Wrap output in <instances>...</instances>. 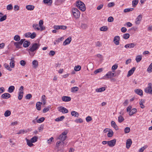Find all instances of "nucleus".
<instances>
[{
    "mask_svg": "<svg viewBox=\"0 0 152 152\" xmlns=\"http://www.w3.org/2000/svg\"><path fill=\"white\" fill-rule=\"evenodd\" d=\"M45 119V118L43 117H42L37 120V122L38 123H40L43 122L44 121Z\"/></svg>",
    "mask_w": 152,
    "mask_h": 152,
    "instance_id": "79ce46f5",
    "label": "nucleus"
},
{
    "mask_svg": "<svg viewBox=\"0 0 152 152\" xmlns=\"http://www.w3.org/2000/svg\"><path fill=\"white\" fill-rule=\"evenodd\" d=\"M11 114V112L10 111L7 110L6 111L4 114V116L5 117H8L10 116Z\"/></svg>",
    "mask_w": 152,
    "mask_h": 152,
    "instance_id": "49530a36",
    "label": "nucleus"
},
{
    "mask_svg": "<svg viewBox=\"0 0 152 152\" xmlns=\"http://www.w3.org/2000/svg\"><path fill=\"white\" fill-rule=\"evenodd\" d=\"M115 76V74L111 72H108L103 77L104 79L111 78L112 77Z\"/></svg>",
    "mask_w": 152,
    "mask_h": 152,
    "instance_id": "423d86ee",
    "label": "nucleus"
},
{
    "mask_svg": "<svg viewBox=\"0 0 152 152\" xmlns=\"http://www.w3.org/2000/svg\"><path fill=\"white\" fill-rule=\"evenodd\" d=\"M79 90V88L77 87H74L71 89V92L72 93H75L77 91Z\"/></svg>",
    "mask_w": 152,
    "mask_h": 152,
    "instance_id": "b1692460",
    "label": "nucleus"
},
{
    "mask_svg": "<svg viewBox=\"0 0 152 152\" xmlns=\"http://www.w3.org/2000/svg\"><path fill=\"white\" fill-rule=\"evenodd\" d=\"M120 37L119 36H115L114 38L113 42L116 45H118L119 44Z\"/></svg>",
    "mask_w": 152,
    "mask_h": 152,
    "instance_id": "1a4fd4ad",
    "label": "nucleus"
},
{
    "mask_svg": "<svg viewBox=\"0 0 152 152\" xmlns=\"http://www.w3.org/2000/svg\"><path fill=\"white\" fill-rule=\"evenodd\" d=\"M14 39L16 41H19L20 40V37L19 35H16L14 37Z\"/></svg>",
    "mask_w": 152,
    "mask_h": 152,
    "instance_id": "a19ab883",
    "label": "nucleus"
},
{
    "mask_svg": "<svg viewBox=\"0 0 152 152\" xmlns=\"http://www.w3.org/2000/svg\"><path fill=\"white\" fill-rule=\"evenodd\" d=\"M99 29L101 31H105L108 30V28L107 26H103L100 28Z\"/></svg>",
    "mask_w": 152,
    "mask_h": 152,
    "instance_id": "72a5a7b5",
    "label": "nucleus"
},
{
    "mask_svg": "<svg viewBox=\"0 0 152 152\" xmlns=\"http://www.w3.org/2000/svg\"><path fill=\"white\" fill-rule=\"evenodd\" d=\"M71 114L72 116H74L75 117H78L79 115L78 113L74 111H72L71 113Z\"/></svg>",
    "mask_w": 152,
    "mask_h": 152,
    "instance_id": "2f4dec72",
    "label": "nucleus"
},
{
    "mask_svg": "<svg viewBox=\"0 0 152 152\" xmlns=\"http://www.w3.org/2000/svg\"><path fill=\"white\" fill-rule=\"evenodd\" d=\"M34 7H35L33 5H27L26 6V9H27L28 10L30 11L33 10L34 9Z\"/></svg>",
    "mask_w": 152,
    "mask_h": 152,
    "instance_id": "aec40b11",
    "label": "nucleus"
},
{
    "mask_svg": "<svg viewBox=\"0 0 152 152\" xmlns=\"http://www.w3.org/2000/svg\"><path fill=\"white\" fill-rule=\"evenodd\" d=\"M114 19L112 17H109L107 19V20L109 22H112L113 21Z\"/></svg>",
    "mask_w": 152,
    "mask_h": 152,
    "instance_id": "69168bd1",
    "label": "nucleus"
},
{
    "mask_svg": "<svg viewBox=\"0 0 152 152\" xmlns=\"http://www.w3.org/2000/svg\"><path fill=\"white\" fill-rule=\"evenodd\" d=\"M87 27V25L86 24L82 23L81 26V27L83 29H86Z\"/></svg>",
    "mask_w": 152,
    "mask_h": 152,
    "instance_id": "052dcab7",
    "label": "nucleus"
},
{
    "mask_svg": "<svg viewBox=\"0 0 152 152\" xmlns=\"http://www.w3.org/2000/svg\"><path fill=\"white\" fill-rule=\"evenodd\" d=\"M58 110L59 112H62L63 113H67L68 112V110L67 109L62 107H59Z\"/></svg>",
    "mask_w": 152,
    "mask_h": 152,
    "instance_id": "0eeeda50",
    "label": "nucleus"
},
{
    "mask_svg": "<svg viewBox=\"0 0 152 152\" xmlns=\"http://www.w3.org/2000/svg\"><path fill=\"white\" fill-rule=\"evenodd\" d=\"M11 97L10 94L8 93H5L2 95L1 97L3 99H7Z\"/></svg>",
    "mask_w": 152,
    "mask_h": 152,
    "instance_id": "f3484780",
    "label": "nucleus"
},
{
    "mask_svg": "<svg viewBox=\"0 0 152 152\" xmlns=\"http://www.w3.org/2000/svg\"><path fill=\"white\" fill-rule=\"evenodd\" d=\"M10 66L12 68H13L15 66V61L13 58H11L10 60Z\"/></svg>",
    "mask_w": 152,
    "mask_h": 152,
    "instance_id": "c756f323",
    "label": "nucleus"
},
{
    "mask_svg": "<svg viewBox=\"0 0 152 152\" xmlns=\"http://www.w3.org/2000/svg\"><path fill=\"white\" fill-rule=\"evenodd\" d=\"M13 9V7L11 4L8 5L7 7V10H11Z\"/></svg>",
    "mask_w": 152,
    "mask_h": 152,
    "instance_id": "8fccbe9b",
    "label": "nucleus"
},
{
    "mask_svg": "<svg viewBox=\"0 0 152 152\" xmlns=\"http://www.w3.org/2000/svg\"><path fill=\"white\" fill-rule=\"evenodd\" d=\"M7 19V16L6 15L3 16L0 18V21L2 22L5 20Z\"/></svg>",
    "mask_w": 152,
    "mask_h": 152,
    "instance_id": "13d9d810",
    "label": "nucleus"
},
{
    "mask_svg": "<svg viewBox=\"0 0 152 152\" xmlns=\"http://www.w3.org/2000/svg\"><path fill=\"white\" fill-rule=\"evenodd\" d=\"M148 86L145 89V92L147 93L152 94V84L151 83H149Z\"/></svg>",
    "mask_w": 152,
    "mask_h": 152,
    "instance_id": "39448f33",
    "label": "nucleus"
},
{
    "mask_svg": "<svg viewBox=\"0 0 152 152\" xmlns=\"http://www.w3.org/2000/svg\"><path fill=\"white\" fill-rule=\"evenodd\" d=\"M144 102V101L143 99H141L139 102V104L140 107L142 108H144L145 107L144 105L143 104Z\"/></svg>",
    "mask_w": 152,
    "mask_h": 152,
    "instance_id": "4c0bfd02",
    "label": "nucleus"
},
{
    "mask_svg": "<svg viewBox=\"0 0 152 152\" xmlns=\"http://www.w3.org/2000/svg\"><path fill=\"white\" fill-rule=\"evenodd\" d=\"M25 132L26 133L27 132V131H25L23 129L20 130L16 134H24Z\"/></svg>",
    "mask_w": 152,
    "mask_h": 152,
    "instance_id": "09e8293b",
    "label": "nucleus"
},
{
    "mask_svg": "<svg viewBox=\"0 0 152 152\" xmlns=\"http://www.w3.org/2000/svg\"><path fill=\"white\" fill-rule=\"evenodd\" d=\"M39 26L37 24H34L32 26L33 28L35 30L37 31H39L40 30V28H39Z\"/></svg>",
    "mask_w": 152,
    "mask_h": 152,
    "instance_id": "c85d7f7f",
    "label": "nucleus"
},
{
    "mask_svg": "<svg viewBox=\"0 0 152 152\" xmlns=\"http://www.w3.org/2000/svg\"><path fill=\"white\" fill-rule=\"evenodd\" d=\"M135 92L139 95L142 96V91L140 89H136L134 90Z\"/></svg>",
    "mask_w": 152,
    "mask_h": 152,
    "instance_id": "412c9836",
    "label": "nucleus"
},
{
    "mask_svg": "<svg viewBox=\"0 0 152 152\" xmlns=\"http://www.w3.org/2000/svg\"><path fill=\"white\" fill-rule=\"evenodd\" d=\"M40 46V44L39 43H34L31 44L29 48L27 50L30 55L33 56L35 54V52H34L39 48Z\"/></svg>",
    "mask_w": 152,
    "mask_h": 152,
    "instance_id": "f257e3e1",
    "label": "nucleus"
},
{
    "mask_svg": "<svg viewBox=\"0 0 152 152\" xmlns=\"http://www.w3.org/2000/svg\"><path fill=\"white\" fill-rule=\"evenodd\" d=\"M136 45V43H131L125 45L124 46V47L126 48H133Z\"/></svg>",
    "mask_w": 152,
    "mask_h": 152,
    "instance_id": "9d476101",
    "label": "nucleus"
},
{
    "mask_svg": "<svg viewBox=\"0 0 152 152\" xmlns=\"http://www.w3.org/2000/svg\"><path fill=\"white\" fill-rule=\"evenodd\" d=\"M134 9L133 8H130L128 9H125L124 10V12H130L132 11Z\"/></svg>",
    "mask_w": 152,
    "mask_h": 152,
    "instance_id": "603ef678",
    "label": "nucleus"
},
{
    "mask_svg": "<svg viewBox=\"0 0 152 152\" xmlns=\"http://www.w3.org/2000/svg\"><path fill=\"white\" fill-rule=\"evenodd\" d=\"M65 118V117L64 116H61L60 117H58L56 118L55 119V121H59L62 120Z\"/></svg>",
    "mask_w": 152,
    "mask_h": 152,
    "instance_id": "ea45409f",
    "label": "nucleus"
},
{
    "mask_svg": "<svg viewBox=\"0 0 152 152\" xmlns=\"http://www.w3.org/2000/svg\"><path fill=\"white\" fill-rule=\"evenodd\" d=\"M142 18V16L141 15H138L136 18V21L135 22V24L137 25H139L140 23Z\"/></svg>",
    "mask_w": 152,
    "mask_h": 152,
    "instance_id": "ddd939ff",
    "label": "nucleus"
},
{
    "mask_svg": "<svg viewBox=\"0 0 152 152\" xmlns=\"http://www.w3.org/2000/svg\"><path fill=\"white\" fill-rule=\"evenodd\" d=\"M30 42L29 41H25L23 43V46L24 48H27L30 45Z\"/></svg>",
    "mask_w": 152,
    "mask_h": 152,
    "instance_id": "6ab92c4d",
    "label": "nucleus"
},
{
    "mask_svg": "<svg viewBox=\"0 0 152 152\" xmlns=\"http://www.w3.org/2000/svg\"><path fill=\"white\" fill-rule=\"evenodd\" d=\"M124 120V118L121 115H119L118 117V121L119 123H121Z\"/></svg>",
    "mask_w": 152,
    "mask_h": 152,
    "instance_id": "c9c22d12",
    "label": "nucleus"
},
{
    "mask_svg": "<svg viewBox=\"0 0 152 152\" xmlns=\"http://www.w3.org/2000/svg\"><path fill=\"white\" fill-rule=\"evenodd\" d=\"M111 126L113 127L116 130L118 129V127L115 122L114 121H112L111 122Z\"/></svg>",
    "mask_w": 152,
    "mask_h": 152,
    "instance_id": "a211bd4d",
    "label": "nucleus"
},
{
    "mask_svg": "<svg viewBox=\"0 0 152 152\" xmlns=\"http://www.w3.org/2000/svg\"><path fill=\"white\" fill-rule=\"evenodd\" d=\"M53 140V137H51L47 141L48 143L50 144L51 143V142H52Z\"/></svg>",
    "mask_w": 152,
    "mask_h": 152,
    "instance_id": "774afa93",
    "label": "nucleus"
},
{
    "mask_svg": "<svg viewBox=\"0 0 152 152\" xmlns=\"http://www.w3.org/2000/svg\"><path fill=\"white\" fill-rule=\"evenodd\" d=\"M113 135V131L112 130L110 129H109V130L108 131V133L107 134V136L108 137H112V136Z\"/></svg>",
    "mask_w": 152,
    "mask_h": 152,
    "instance_id": "5701e85b",
    "label": "nucleus"
},
{
    "mask_svg": "<svg viewBox=\"0 0 152 152\" xmlns=\"http://www.w3.org/2000/svg\"><path fill=\"white\" fill-rule=\"evenodd\" d=\"M129 34L128 33H126L124 34L123 37L124 39H127L129 38Z\"/></svg>",
    "mask_w": 152,
    "mask_h": 152,
    "instance_id": "de8ad7c7",
    "label": "nucleus"
},
{
    "mask_svg": "<svg viewBox=\"0 0 152 152\" xmlns=\"http://www.w3.org/2000/svg\"><path fill=\"white\" fill-rule=\"evenodd\" d=\"M117 67H118V66L117 65H113L112 66V70H113V72H114V70L116 69H117Z\"/></svg>",
    "mask_w": 152,
    "mask_h": 152,
    "instance_id": "e2e57ef3",
    "label": "nucleus"
},
{
    "mask_svg": "<svg viewBox=\"0 0 152 152\" xmlns=\"http://www.w3.org/2000/svg\"><path fill=\"white\" fill-rule=\"evenodd\" d=\"M31 32H27L25 34V36L26 37H31Z\"/></svg>",
    "mask_w": 152,
    "mask_h": 152,
    "instance_id": "0e129e2a",
    "label": "nucleus"
},
{
    "mask_svg": "<svg viewBox=\"0 0 152 152\" xmlns=\"http://www.w3.org/2000/svg\"><path fill=\"white\" fill-rule=\"evenodd\" d=\"M138 2V0H134L132 1L133 7H134L137 4Z\"/></svg>",
    "mask_w": 152,
    "mask_h": 152,
    "instance_id": "37998d69",
    "label": "nucleus"
},
{
    "mask_svg": "<svg viewBox=\"0 0 152 152\" xmlns=\"http://www.w3.org/2000/svg\"><path fill=\"white\" fill-rule=\"evenodd\" d=\"M68 131L67 130L65 131L64 132H63L59 136L58 138V139L61 140L62 141V142H63V144L64 143V141L66 138V134L68 133Z\"/></svg>",
    "mask_w": 152,
    "mask_h": 152,
    "instance_id": "7ed1b4c3",
    "label": "nucleus"
},
{
    "mask_svg": "<svg viewBox=\"0 0 152 152\" xmlns=\"http://www.w3.org/2000/svg\"><path fill=\"white\" fill-rule=\"evenodd\" d=\"M42 104V103L39 102H37L36 103V108L38 110H41V107Z\"/></svg>",
    "mask_w": 152,
    "mask_h": 152,
    "instance_id": "4be33fe9",
    "label": "nucleus"
},
{
    "mask_svg": "<svg viewBox=\"0 0 152 152\" xmlns=\"http://www.w3.org/2000/svg\"><path fill=\"white\" fill-rule=\"evenodd\" d=\"M36 34L35 32H33L32 34H31V35H30V36H31L30 38L32 39H34L36 37Z\"/></svg>",
    "mask_w": 152,
    "mask_h": 152,
    "instance_id": "6e6d98bb",
    "label": "nucleus"
},
{
    "mask_svg": "<svg viewBox=\"0 0 152 152\" xmlns=\"http://www.w3.org/2000/svg\"><path fill=\"white\" fill-rule=\"evenodd\" d=\"M27 144L30 147H32L34 145V144H32L33 143L30 140L26 138Z\"/></svg>",
    "mask_w": 152,
    "mask_h": 152,
    "instance_id": "bb28decb",
    "label": "nucleus"
},
{
    "mask_svg": "<svg viewBox=\"0 0 152 152\" xmlns=\"http://www.w3.org/2000/svg\"><path fill=\"white\" fill-rule=\"evenodd\" d=\"M15 88L14 86H11L8 88V92L10 93H11L14 91Z\"/></svg>",
    "mask_w": 152,
    "mask_h": 152,
    "instance_id": "cd10ccee",
    "label": "nucleus"
},
{
    "mask_svg": "<svg viewBox=\"0 0 152 152\" xmlns=\"http://www.w3.org/2000/svg\"><path fill=\"white\" fill-rule=\"evenodd\" d=\"M23 92L22 91H19L18 93V99L20 100H21L23 97Z\"/></svg>",
    "mask_w": 152,
    "mask_h": 152,
    "instance_id": "a878e982",
    "label": "nucleus"
},
{
    "mask_svg": "<svg viewBox=\"0 0 152 152\" xmlns=\"http://www.w3.org/2000/svg\"><path fill=\"white\" fill-rule=\"evenodd\" d=\"M65 0H56L55 4L58 5L61 4Z\"/></svg>",
    "mask_w": 152,
    "mask_h": 152,
    "instance_id": "473e14b6",
    "label": "nucleus"
},
{
    "mask_svg": "<svg viewBox=\"0 0 152 152\" xmlns=\"http://www.w3.org/2000/svg\"><path fill=\"white\" fill-rule=\"evenodd\" d=\"M72 40V38L71 37H69L66 39L63 42V45H68L70 43Z\"/></svg>",
    "mask_w": 152,
    "mask_h": 152,
    "instance_id": "2eb2a0df",
    "label": "nucleus"
},
{
    "mask_svg": "<svg viewBox=\"0 0 152 152\" xmlns=\"http://www.w3.org/2000/svg\"><path fill=\"white\" fill-rule=\"evenodd\" d=\"M86 120L87 122H89L92 120V118L91 116H88L86 118Z\"/></svg>",
    "mask_w": 152,
    "mask_h": 152,
    "instance_id": "338daca9",
    "label": "nucleus"
},
{
    "mask_svg": "<svg viewBox=\"0 0 152 152\" xmlns=\"http://www.w3.org/2000/svg\"><path fill=\"white\" fill-rule=\"evenodd\" d=\"M76 6L80 10L82 11H84L86 10L85 4L80 1H77Z\"/></svg>",
    "mask_w": 152,
    "mask_h": 152,
    "instance_id": "f03ea898",
    "label": "nucleus"
},
{
    "mask_svg": "<svg viewBox=\"0 0 152 152\" xmlns=\"http://www.w3.org/2000/svg\"><path fill=\"white\" fill-rule=\"evenodd\" d=\"M136 68L135 67H132L130 70H129L128 73L127 77H129L134 72Z\"/></svg>",
    "mask_w": 152,
    "mask_h": 152,
    "instance_id": "4468645a",
    "label": "nucleus"
},
{
    "mask_svg": "<svg viewBox=\"0 0 152 152\" xmlns=\"http://www.w3.org/2000/svg\"><path fill=\"white\" fill-rule=\"evenodd\" d=\"M142 57L141 55H138L136 56V60L137 63L140 62L142 60Z\"/></svg>",
    "mask_w": 152,
    "mask_h": 152,
    "instance_id": "f704fd0d",
    "label": "nucleus"
},
{
    "mask_svg": "<svg viewBox=\"0 0 152 152\" xmlns=\"http://www.w3.org/2000/svg\"><path fill=\"white\" fill-rule=\"evenodd\" d=\"M4 66L5 68H6L7 69L10 71H11L12 70V69L10 68L9 65L5 64Z\"/></svg>",
    "mask_w": 152,
    "mask_h": 152,
    "instance_id": "5fc2aeb1",
    "label": "nucleus"
},
{
    "mask_svg": "<svg viewBox=\"0 0 152 152\" xmlns=\"http://www.w3.org/2000/svg\"><path fill=\"white\" fill-rule=\"evenodd\" d=\"M11 43H13L14 45L15 46L16 48H21V45L20 43L18 42H15L12 41L11 42Z\"/></svg>",
    "mask_w": 152,
    "mask_h": 152,
    "instance_id": "dca6fc26",
    "label": "nucleus"
},
{
    "mask_svg": "<svg viewBox=\"0 0 152 152\" xmlns=\"http://www.w3.org/2000/svg\"><path fill=\"white\" fill-rule=\"evenodd\" d=\"M132 143V141L131 139H129L127 140L126 145V148L127 149L129 148Z\"/></svg>",
    "mask_w": 152,
    "mask_h": 152,
    "instance_id": "9b49d317",
    "label": "nucleus"
},
{
    "mask_svg": "<svg viewBox=\"0 0 152 152\" xmlns=\"http://www.w3.org/2000/svg\"><path fill=\"white\" fill-rule=\"evenodd\" d=\"M44 3L49 5H51L53 2L52 0H43Z\"/></svg>",
    "mask_w": 152,
    "mask_h": 152,
    "instance_id": "7c9ffc66",
    "label": "nucleus"
},
{
    "mask_svg": "<svg viewBox=\"0 0 152 152\" xmlns=\"http://www.w3.org/2000/svg\"><path fill=\"white\" fill-rule=\"evenodd\" d=\"M130 130V128L129 127H126L124 129V132L125 133H129Z\"/></svg>",
    "mask_w": 152,
    "mask_h": 152,
    "instance_id": "3c124183",
    "label": "nucleus"
},
{
    "mask_svg": "<svg viewBox=\"0 0 152 152\" xmlns=\"http://www.w3.org/2000/svg\"><path fill=\"white\" fill-rule=\"evenodd\" d=\"M102 45V43L101 42L99 41H98L96 42V46L99 47H101Z\"/></svg>",
    "mask_w": 152,
    "mask_h": 152,
    "instance_id": "680f3d73",
    "label": "nucleus"
},
{
    "mask_svg": "<svg viewBox=\"0 0 152 152\" xmlns=\"http://www.w3.org/2000/svg\"><path fill=\"white\" fill-rule=\"evenodd\" d=\"M81 69V67L80 65H77V66H75L74 67V70L76 71H80Z\"/></svg>",
    "mask_w": 152,
    "mask_h": 152,
    "instance_id": "a18cd8bd",
    "label": "nucleus"
},
{
    "mask_svg": "<svg viewBox=\"0 0 152 152\" xmlns=\"http://www.w3.org/2000/svg\"><path fill=\"white\" fill-rule=\"evenodd\" d=\"M137 112V109L136 108H133L129 112V114L130 116L132 115Z\"/></svg>",
    "mask_w": 152,
    "mask_h": 152,
    "instance_id": "393cba45",
    "label": "nucleus"
},
{
    "mask_svg": "<svg viewBox=\"0 0 152 152\" xmlns=\"http://www.w3.org/2000/svg\"><path fill=\"white\" fill-rule=\"evenodd\" d=\"M75 121L77 123H81L83 122V121L81 118H80L78 119H76Z\"/></svg>",
    "mask_w": 152,
    "mask_h": 152,
    "instance_id": "4d7b16f0",
    "label": "nucleus"
},
{
    "mask_svg": "<svg viewBox=\"0 0 152 152\" xmlns=\"http://www.w3.org/2000/svg\"><path fill=\"white\" fill-rule=\"evenodd\" d=\"M73 15L75 18L78 19L80 17V13L77 8H73L72 10Z\"/></svg>",
    "mask_w": 152,
    "mask_h": 152,
    "instance_id": "20e7f679",
    "label": "nucleus"
},
{
    "mask_svg": "<svg viewBox=\"0 0 152 152\" xmlns=\"http://www.w3.org/2000/svg\"><path fill=\"white\" fill-rule=\"evenodd\" d=\"M116 142V140L114 139L113 140L108 141V145L110 147L114 146Z\"/></svg>",
    "mask_w": 152,
    "mask_h": 152,
    "instance_id": "6e6552de",
    "label": "nucleus"
},
{
    "mask_svg": "<svg viewBox=\"0 0 152 152\" xmlns=\"http://www.w3.org/2000/svg\"><path fill=\"white\" fill-rule=\"evenodd\" d=\"M102 70L103 69L102 68H99L95 70L94 72V73L96 74L99 72H101Z\"/></svg>",
    "mask_w": 152,
    "mask_h": 152,
    "instance_id": "864d4df0",
    "label": "nucleus"
},
{
    "mask_svg": "<svg viewBox=\"0 0 152 152\" xmlns=\"http://www.w3.org/2000/svg\"><path fill=\"white\" fill-rule=\"evenodd\" d=\"M38 62L37 61L34 60L32 62V64L34 66V67L36 68L38 66Z\"/></svg>",
    "mask_w": 152,
    "mask_h": 152,
    "instance_id": "58836bf2",
    "label": "nucleus"
},
{
    "mask_svg": "<svg viewBox=\"0 0 152 152\" xmlns=\"http://www.w3.org/2000/svg\"><path fill=\"white\" fill-rule=\"evenodd\" d=\"M38 139V137L36 136H34L31 138L30 140L33 142L34 143L36 142Z\"/></svg>",
    "mask_w": 152,
    "mask_h": 152,
    "instance_id": "c03bdc74",
    "label": "nucleus"
},
{
    "mask_svg": "<svg viewBox=\"0 0 152 152\" xmlns=\"http://www.w3.org/2000/svg\"><path fill=\"white\" fill-rule=\"evenodd\" d=\"M20 63L21 66H24L26 65V63L25 61L21 60L20 62Z\"/></svg>",
    "mask_w": 152,
    "mask_h": 152,
    "instance_id": "bf43d9fd",
    "label": "nucleus"
},
{
    "mask_svg": "<svg viewBox=\"0 0 152 152\" xmlns=\"http://www.w3.org/2000/svg\"><path fill=\"white\" fill-rule=\"evenodd\" d=\"M61 99L64 102H67L71 100V98L69 96H64L62 97Z\"/></svg>",
    "mask_w": 152,
    "mask_h": 152,
    "instance_id": "f8f14e48",
    "label": "nucleus"
},
{
    "mask_svg": "<svg viewBox=\"0 0 152 152\" xmlns=\"http://www.w3.org/2000/svg\"><path fill=\"white\" fill-rule=\"evenodd\" d=\"M105 90V87H103L99 88H97L96 89V91L97 92H101Z\"/></svg>",
    "mask_w": 152,
    "mask_h": 152,
    "instance_id": "e433bc0d",
    "label": "nucleus"
}]
</instances>
